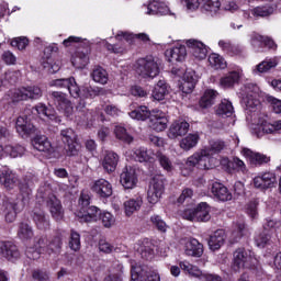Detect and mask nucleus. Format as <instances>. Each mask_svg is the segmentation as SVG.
Returning <instances> with one entry per match:
<instances>
[{"instance_id": "f257e3e1", "label": "nucleus", "mask_w": 281, "mask_h": 281, "mask_svg": "<svg viewBox=\"0 0 281 281\" xmlns=\"http://www.w3.org/2000/svg\"><path fill=\"white\" fill-rule=\"evenodd\" d=\"M225 148V143L223 140H212L210 143V148L202 149L190 156L187 159V166L189 168H194L196 166L200 170H210L216 166V159L212 157L216 153H221Z\"/></svg>"}, {"instance_id": "f03ea898", "label": "nucleus", "mask_w": 281, "mask_h": 281, "mask_svg": "<svg viewBox=\"0 0 281 281\" xmlns=\"http://www.w3.org/2000/svg\"><path fill=\"white\" fill-rule=\"evenodd\" d=\"M32 188H34V180H24V182L20 184L22 201L7 203L4 215L7 223H14L16 221L18 212H22L23 207L30 203V196H32Z\"/></svg>"}, {"instance_id": "7ed1b4c3", "label": "nucleus", "mask_w": 281, "mask_h": 281, "mask_svg": "<svg viewBox=\"0 0 281 281\" xmlns=\"http://www.w3.org/2000/svg\"><path fill=\"white\" fill-rule=\"evenodd\" d=\"M143 41V43H148L150 41V37L146 33H138L133 34L124 31H119L115 41H117L116 44H110L109 42H105V47L108 52H112L113 54H124L126 49H128V45H133L135 41Z\"/></svg>"}, {"instance_id": "20e7f679", "label": "nucleus", "mask_w": 281, "mask_h": 281, "mask_svg": "<svg viewBox=\"0 0 281 281\" xmlns=\"http://www.w3.org/2000/svg\"><path fill=\"white\" fill-rule=\"evenodd\" d=\"M241 104L246 111L256 113L260 109V88L254 83L244 86L239 92Z\"/></svg>"}, {"instance_id": "39448f33", "label": "nucleus", "mask_w": 281, "mask_h": 281, "mask_svg": "<svg viewBox=\"0 0 281 281\" xmlns=\"http://www.w3.org/2000/svg\"><path fill=\"white\" fill-rule=\"evenodd\" d=\"M258 265V259L251 250L245 248H238L233 254L232 269L235 273H240L245 269H251Z\"/></svg>"}, {"instance_id": "423d86ee", "label": "nucleus", "mask_w": 281, "mask_h": 281, "mask_svg": "<svg viewBox=\"0 0 281 281\" xmlns=\"http://www.w3.org/2000/svg\"><path fill=\"white\" fill-rule=\"evenodd\" d=\"M90 199L88 193L82 192L80 194L79 205H81V210L76 213L80 223H95L100 218L102 212L97 206H89Z\"/></svg>"}, {"instance_id": "0eeeda50", "label": "nucleus", "mask_w": 281, "mask_h": 281, "mask_svg": "<svg viewBox=\"0 0 281 281\" xmlns=\"http://www.w3.org/2000/svg\"><path fill=\"white\" fill-rule=\"evenodd\" d=\"M171 74L177 76V78H182V82L180 85V90L182 93H192L194 87H196V82H199V76L192 69L186 68H172Z\"/></svg>"}, {"instance_id": "6e6552de", "label": "nucleus", "mask_w": 281, "mask_h": 281, "mask_svg": "<svg viewBox=\"0 0 281 281\" xmlns=\"http://www.w3.org/2000/svg\"><path fill=\"white\" fill-rule=\"evenodd\" d=\"M135 71L140 78H157L159 76V64L155 61L153 56L137 59Z\"/></svg>"}, {"instance_id": "1a4fd4ad", "label": "nucleus", "mask_w": 281, "mask_h": 281, "mask_svg": "<svg viewBox=\"0 0 281 281\" xmlns=\"http://www.w3.org/2000/svg\"><path fill=\"white\" fill-rule=\"evenodd\" d=\"M9 95L12 102H23L25 100H38L43 97V90L38 86H29L14 88L10 90Z\"/></svg>"}, {"instance_id": "9d476101", "label": "nucleus", "mask_w": 281, "mask_h": 281, "mask_svg": "<svg viewBox=\"0 0 281 281\" xmlns=\"http://www.w3.org/2000/svg\"><path fill=\"white\" fill-rule=\"evenodd\" d=\"M50 100L59 113H63L66 117L74 115V104L67 98V94L60 91H53L50 92Z\"/></svg>"}, {"instance_id": "9b49d317", "label": "nucleus", "mask_w": 281, "mask_h": 281, "mask_svg": "<svg viewBox=\"0 0 281 281\" xmlns=\"http://www.w3.org/2000/svg\"><path fill=\"white\" fill-rule=\"evenodd\" d=\"M165 190L164 176H155L151 179L147 191L148 203H150V205H157V202L161 201Z\"/></svg>"}, {"instance_id": "f8f14e48", "label": "nucleus", "mask_w": 281, "mask_h": 281, "mask_svg": "<svg viewBox=\"0 0 281 281\" xmlns=\"http://www.w3.org/2000/svg\"><path fill=\"white\" fill-rule=\"evenodd\" d=\"M132 280L133 281H161V277L157 270H153L147 266L132 265Z\"/></svg>"}, {"instance_id": "ddd939ff", "label": "nucleus", "mask_w": 281, "mask_h": 281, "mask_svg": "<svg viewBox=\"0 0 281 281\" xmlns=\"http://www.w3.org/2000/svg\"><path fill=\"white\" fill-rule=\"evenodd\" d=\"M252 184L255 188H257V190H269L278 186V177L273 171H266L255 177Z\"/></svg>"}, {"instance_id": "4468645a", "label": "nucleus", "mask_w": 281, "mask_h": 281, "mask_svg": "<svg viewBox=\"0 0 281 281\" xmlns=\"http://www.w3.org/2000/svg\"><path fill=\"white\" fill-rule=\"evenodd\" d=\"M47 245H49V240H47V237H40L33 246L26 247V257L30 258V260H38L41 258V254H47Z\"/></svg>"}, {"instance_id": "2eb2a0df", "label": "nucleus", "mask_w": 281, "mask_h": 281, "mask_svg": "<svg viewBox=\"0 0 281 281\" xmlns=\"http://www.w3.org/2000/svg\"><path fill=\"white\" fill-rule=\"evenodd\" d=\"M145 14L149 16H155L159 14L160 16H175V13L170 11V7L166 2L153 0L148 4L144 5Z\"/></svg>"}, {"instance_id": "dca6fc26", "label": "nucleus", "mask_w": 281, "mask_h": 281, "mask_svg": "<svg viewBox=\"0 0 281 281\" xmlns=\"http://www.w3.org/2000/svg\"><path fill=\"white\" fill-rule=\"evenodd\" d=\"M281 134V120L273 121L272 123L267 120H260L258 123L257 137L263 135H280Z\"/></svg>"}, {"instance_id": "f3484780", "label": "nucleus", "mask_w": 281, "mask_h": 281, "mask_svg": "<svg viewBox=\"0 0 281 281\" xmlns=\"http://www.w3.org/2000/svg\"><path fill=\"white\" fill-rule=\"evenodd\" d=\"M149 127L156 133H161L168 128V116L162 111H153L149 116Z\"/></svg>"}, {"instance_id": "a211bd4d", "label": "nucleus", "mask_w": 281, "mask_h": 281, "mask_svg": "<svg viewBox=\"0 0 281 281\" xmlns=\"http://www.w3.org/2000/svg\"><path fill=\"white\" fill-rule=\"evenodd\" d=\"M15 130L21 137H30V135L36 133V127L27 115H21L18 117L15 122Z\"/></svg>"}, {"instance_id": "6ab92c4d", "label": "nucleus", "mask_w": 281, "mask_h": 281, "mask_svg": "<svg viewBox=\"0 0 281 281\" xmlns=\"http://www.w3.org/2000/svg\"><path fill=\"white\" fill-rule=\"evenodd\" d=\"M91 190L100 199H109L113 194V186L106 179L102 178L93 182Z\"/></svg>"}, {"instance_id": "aec40b11", "label": "nucleus", "mask_w": 281, "mask_h": 281, "mask_svg": "<svg viewBox=\"0 0 281 281\" xmlns=\"http://www.w3.org/2000/svg\"><path fill=\"white\" fill-rule=\"evenodd\" d=\"M120 182L125 190H133L137 186V172L135 168L131 166L125 167L121 172Z\"/></svg>"}, {"instance_id": "412c9836", "label": "nucleus", "mask_w": 281, "mask_h": 281, "mask_svg": "<svg viewBox=\"0 0 281 281\" xmlns=\"http://www.w3.org/2000/svg\"><path fill=\"white\" fill-rule=\"evenodd\" d=\"M0 256L11 262H14V260H19V258H21V252L12 241H0Z\"/></svg>"}, {"instance_id": "4be33fe9", "label": "nucleus", "mask_w": 281, "mask_h": 281, "mask_svg": "<svg viewBox=\"0 0 281 281\" xmlns=\"http://www.w3.org/2000/svg\"><path fill=\"white\" fill-rule=\"evenodd\" d=\"M166 56L169 63H183L188 58L186 45L178 43L172 48L166 50Z\"/></svg>"}, {"instance_id": "5701e85b", "label": "nucleus", "mask_w": 281, "mask_h": 281, "mask_svg": "<svg viewBox=\"0 0 281 281\" xmlns=\"http://www.w3.org/2000/svg\"><path fill=\"white\" fill-rule=\"evenodd\" d=\"M56 48L54 46H47L44 48V53L42 56V66L44 69H47L49 74H56L60 70V65L54 63V58H52V53H54Z\"/></svg>"}, {"instance_id": "b1692460", "label": "nucleus", "mask_w": 281, "mask_h": 281, "mask_svg": "<svg viewBox=\"0 0 281 281\" xmlns=\"http://www.w3.org/2000/svg\"><path fill=\"white\" fill-rule=\"evenodd\" d=\"M186 45L191 49V54L196 60H205L207 58V46L203 42L196 40H187Z\"/></svg>"}, {"instance_id": "393cba45", "label": "nucleus", "mask_w": 281, "mask_h": 281, "mask_svg": "<svg viewBox=\"0 0 281 281\" xmlns=\"http://www.w3.org/2000/svg\"><path fill=\"white\" fill-rule=\"evenodd\" d=\"M188 131H190V123L183 120H178L170 125L168 137L169 139H177V137H183V135H187Z\"/></svg>"}, {"instance_id": "a878e982", "label": "nucleus", "mask_w": 281, "mask_h": 281, "mask_svg": "<svg viewBox=\"0 0 281 281\" xmlns=\"http://www.w3.org/2000/svg\"><path fill=\"white\" fill-rule=\"evenodd\" d=\"M32 146L40 153H47V155H54L55 149L52 146V142L45 135H37L32 139Z\"/></svg>"}, {"instance_id": "bb28decb", "label": "nucleus", "mask_w": 281, "mask_h": 281, "mask_svg": "<svg viewBox=\"0 0 281 281\" xmlns=\"http://www.w3.org/2000/svg\"><path fill=\"white\" fill-rule=\"evenodd\" d=\"M46 204L53 218H55V221H63L65 212L63 211V204H60V200L56 199V195L50 194L46 200Z\"/></svg>"}, {"instance_id": "cd10ccee", "label": "nucleus", "mask_w": 281, "mask_h": 281, "mask_svg": "<svg viewBox=\"0 0 281 281\" xmlns=\"http://www.w3.org/2000/svg\"><path fill=\"white\" fill-rule=\"evenodd\" d=\"M241 155L248 159L251 166H262V164H269L270 161L269 157L245 147L241 149Z\"/></svg>"}, {"instance_id": "c85d7f7f", "label": "nucleus", "mask_w": 281, "mask_h": 281, "mask_svg": "<svg viewBox=\"0 0 281 281\" xmlns=\"http://www.w3.org/2000/svg\"><path fill=\"white\" fill-rule=\"evenodd\" d=\"M123 205L125 216H132L135 214V212H139V210H142V205H144V196L136 195L131 198L125 201Z\"/></svg>"}, {"instance_id": "c756f323", "label": "nucleus", "mask_w": 281, "mask_h": 281, "mask_svg": "<svg viewBox=\"0 0 281 281\" xmlns=\"http://www.w3.org/2000/svg\"><path fill=\"white\" fill-rule=\"evenodd\" d=\"M19 178L16 173L12 172V170L4 168L0 175V183L4 186L7 190H14L16 188V183Z\"/></svg>"}, {"instance_id": "7c9ffc66", "label": "nucleus", "mask_w": 281, "mask_h": 281, "mask_svg": "<svg viewBox=\"0 0 281 281\" xmlns=\"http://www.w3.org/2000/svg\"><path fill=\"white\" fill-rule=\"evenodd\" d=\"M184 254L192 258H201V256H203V244L194 238L189 239L184 245Z\"/></svg>"}, {"instance_id": "2f4dec72", "label": "nucleus", "mask_w": 281, "mask_h": 281, "mask_svg": "<svg viewBox=\"0 0 281 281\" xmlns=\"http://www.w3.org/2000/svg\"><path fill=\"white\" fill-rule=\"evenodd\" d=\"M179 267L183 272L189 276V278H194L195 280H202L203 273L205 271L201 270L199 266L192 265L189 261H180Z\"/></svg>"}, {"instance_id": "473e14b6", "label": "nucleus", "mask_w": 281, "mask_h": 281, "mask_svg": "<svg viewBox=\"0 0 281 281\" xmlns=\"http://www.w3.org/2000/svg\"><path fill=\"white\" fill-rule=\"evenodd\" d=\"M211 192L217 201H232V192L222 183H213Z\"/></svg>"}, {"instance_id": "72a5a7b5", "label": "nucleus", "mask_w": 281, "mask_h": 281, "mask_svg": "<svg viewBox=\"0 0 281 281\" xmlns=\"http://www.w3.org/2000/svg\"><path fill=\"white\" fill-rule=\"evenodd\" d=\"M137 251L145 260H153L155 257V243L150 239H144L139 244Z\"/></svg>"}, {"instance_id": "f704fd0d", "label": "nucleus", "mask_w": 281, "mask_h": 281, "mask_svg": "<svg viewBox=\"0 0 281 281\" xmlns=\"http://www.w3.org/2000/svg\"><path fill=\"white\" fill-rule=\"evenodd\" d=\"M225 231H215L214 234L211 235L209 239V247L211 251H218V249L223 247V245H225Z\"/></svg>"}, {"instance_id": "c9c22d12", "label": "nucleus", "mask_w": 281, "mask_h": 281, "mask_svg": "<svg viewBox=\"0 0 281 281\" xmlns=\"http://www.w3.org/2000/svg\"><path fill=\"white\" fill-rule=\"evenodd\" d=\"M117 161H120V156H117V154L113 151H106L102 160L103 170L106 172H115V168H117Z\"/></svg>"}, {"instance_id": "e433bc0d", "label": "nucleus", "mask_w": 281, "mask_h": 281, "mask_svg": "<svg viewBox=\"0 0 281 281\" xmlns=\"http://www.w3.org/2000/svg\"><path fill=\"white\" fill-rule=\"evenodd\" d=\"M241 71L240 70H234L228 72L226 76L222 77L220 79V86L223 89H232L238 80H240Z\"/></svg>"}, {"instance_id": "4c0bfd02", "label": "nucleus", "mask_w": 281, "mask_h": 281, "mask_svg": "<svg viewBox=\"0 0 281 281\" xmlns=\"http://www.w3.org/2000/svg\"><path fill=\"white\" fill-rule=\"evenodd\" d=\"M216 98H218V92L216 90H205L199 102L201 109H210V106H213L216 102Z\"/></svg>"}, {"instance_id": "58836bf2", "label": "nucleus", "mask_w": 281, "mask_h": 281, "mask_svg": "<svg viewBox=\"0 0 281 281\" xmlns=\"http://www.w3.org/2000/svg\"><path fill=\"white\" fill-rule=\"evenodd\" d=\"M200 5L202 12L214 16V14H217L218 10H221V0H200Z\"/></svg>"}, {"instance_id": "ea45409f", "label": "nucleus", "mask_w": 281, "mask_h": 281, "mask_svg": "<svg viewBox=\"0 0 281 281\" xmlns=\"http://www.w3.org/2000/svg\"><path fill=\"white\" fill-rule=\"evenodd\" d=\"M33 115H40V117H48V120H52L56 124H60L61 120L59 116H56V114L49 113V110H47V105L43 103H38L36 106L32 109Z\"/></svg>"}, {"instance_id": "a19ab883", "label": "nucleus", "mask_w": 281, "mask_h": 281, "mask_svg": "<svg viewBox=\"0 0 281 281\" xmlns=\"http://www.w3.org/2000/svg\"><path fill=\"white\" fill-rule=\"evenodd\" d=\"M249 231L245 227V222L239 221L235 222L231 229V238H233L234 243H238L243 236H247Z\"/></svg>"}, {"instance_id": "79ce46f5", "label": "nucleus", "mask_w": 281, "mask_h": 281, "mask_svg": "<svg viewBox=\"0 0 281 281\" xmlns=\"http://www.w3.org/2000/svg\"><path fill=\"white\" fill-rule=\"evenodd\" d=\"M223 164H227L228 172L235 170L236 172L247 175V165H245V161L240 160L238 157H234L232 160L224 159Z\"/></svg>"}, {"instance_id": "37998d69", "label": "nucleus", "mask_w": 281, "mask_h": 281, "mask_svg": "<svg viewBox=\"0 0 281 281\" xmlns=\"http://www.w3.org/2000/svg\"><path fill=\"white\" fill-rule=\"evenodd\" d=\"M199 139H201V137L198 133L188 134L179 142V146L182 150H192V148H194L196 144H199Z\"/></svg>"}, {"instance_id": "c03bdc74", "label": "nucleus", "mask_w": 281, "mask_h": 281, "mask_svg": "<svg viewBox=\"0 0 281 281\" xmlns=\"http://www.w3.org/2000/svg\"><path fill=\"white\" fill-rule=\"evenodd\" d=\"M210 205L202 202L195 207V222L196 223H207L210 221Z\"/></svg>"}, {"instance_id": "a18cd8bd", "label": "nucleus", "mask_w": 281, "mask_h": 281, "mask_svg": "<svg viewBox=\"0 0 281 281\" xmlns=\"http://www.w3.org/2000/svg\"><path fill=\"white\" fill-rule=\"evenodd\" d=\"M278 67V59L277 58H267L257 65L254 69V74H267L271 71V69Z\"/></svg>"}, {"instance_id": "49530a36", "label": "nucleus", "mask_w": 281, "mask_h": 281, "mask_svg": "<svg viewBox=\"0 0 281 281\" xmlns=\"http://www.w3.org/2000/svg\"><path fill=\"white\" fill-rule=\"evenodd\" d=\"M133 157L135 161L144 164L146 161H153V159H155V153L148 148L140 147L134 151Z\"/></svg>"}, {"instance_id": "de8ad7c7", "label": "nucleus", "mask_w": 281, "mask_h": 281, "mask_svg": "<svg viewBox=\"0 0 281 281\" xmlns=\"http://www.w3.org/2000/svg\"><path fill=\"white\" fill-rule=\"evenodd\" d=\"M18 237L20 240H32L34 238V228L25 222L20 223L18 228Z\"/></svg>"}, {"instance_id": "09e8293b", "label": "nucleus", "mask_w": 281, "mask_h": 281, "mask_svg": "<svg viewBox=\"0 0 281 281\" xmlns=\"http://www.w3.org/2000/svg\"><path fill=\"white\" fill-rule=\"evenodd\" d=\"M91 78L99 85H106V82H109V72H106V69L101 66H95L92 69Z\"/></svg>"}, {"instance_id": "8fccbe9b", "label": "nucleus", "mask_w": 281, "mask_h": 281, "mask_svg": "<svg viewBox=\"0 0 281 281\" xmlns=\"http://www.w3.org/2000/svg\"><path fill=\"white\" fill-rule=\"evenodd\" d=\"M33 221L37 229H41L42 232H45V229H49V217H47L43 211L34 212Z\"/></svg>"}, {"instance_id": "3c124183", "label": "nucleus", "mask_w": 281, "mask_h": 281, "mask_svg": "<svg viewBox=\"0 0 281 281\" xmlns=\"http://www.w3.org/2000/svg\"><path fill=\"white\" fill-rule=\"evenodd\" d=\"M60 249H63V236L56 235L48 240L46 254L52 256V254H60Z\"/></svg>"}, {"instance_id": "603ef678", "label": "nucleus", "mask_w": 281, "mask_h": 281, "mask_svg": "<svg viewBox=\"0 0 281 281\" xmlns=\"http://www.w3.org/2000/svg\"><path fill=\"white\" fill-rule=\"evenodd\" d=\"M153 112L148 109L146 105H140L134 111L130 112L128 115L132 117V120H138L140 122H145V120H148L150 117Z\"/></svg>"}, {"instance_id": "864d4df0", "label": "nucleus", "mask_w": 281, "mask_h": 281, "mask_svg": "<svg viewBox=\"0 0 281 281\" xmlns=\"http://www.w3.org/2000/svg\"><path fill=\"white\" fill-rule=\"evenodd\" d=\"M233 113L234 105H232V102H229L227 99L222 100L216 109V114L221 117H232Z\"/></svg>"}, {"instance_id": "5fc2aeb1", "label": "nucleus", "mask_w": 281, "mask_h": 281, "mask_svg": "<svg viewBox=\"0 0 281 281\" xmlns=\"http://www.w3.org/2000/svg\"><path fill=\"white\" fill-rule=\"evenodd\" d=\"M209 65L212 69H226L227 61L220 54L213 53L209 55Z\"/></svg>"}, {"instance_id": "6e6d98bb", "label": "nucleus", "mask_w": 281, "mask_h": 281, "mask_svg": "<svg viewBox=\"0 0 281 281\" xmlns=\"http://www.w3.org/2000/svg\"><path fill=\"white\" fill-rule=\"evenodd\" d=\"M218 47L222 49V52H225V54H228V56H238L240 54L241 49L232 44V42L227 40H221L218 42Z\"/></svg>"}, {"instance_id": "4d7b16f0", "label": "nucleus", "mask_w": 281, "mask_h": 281, "mask_svg": "<svg viewBox=\"0 0 281 281\" xmlns=\"http://www.w3.org/2000/svg\"><path fill=\"white\" fill-rule=\"evenodd\" d=\"M167 93H168V86L166 85V81L159 80L155 86L151 95L154 100H157L159 102L164 100V98H166Z\"/></svg>"}, {"instance_id": "13d9d810", "label": "nucleus", "mask_w": 281, "mask_h": 281, "mask_svg": "<svg viewBox=\"0 0 281 281\" xmlns=\"http://www.w3.org/2000/svg\"><path fill=\"white\" fill-rule=\"evenodd\" d=\"M114 135H115L116 139L124 142V144H132V142H133V136H131L130 133L126 132L125 126L116 125L114 127Z\"/></svg>"}, {"instance_id": "bf43d9fd", "label": "nucleus", "mask_w": 281, "mask_h": 281, "mask_svg": "<svg viewBox=\"0 0 281 281\" xmlns=\"http://www.w3.org/2000/svg\"><path fill=\"white\" fill-rule=\"evenodd\" d=\"M4 153L9 155V157L16 159V157H23V155H25V147H23V145H7Z\"/></svg>"}, {"instance_id": "052dcab7", "label": "nucleus", "mask_w": 281, "mask_h": 281, "mask_svg": "<svg viewBox=\"0 0 281 281\" xmlns=\"http://www.w3.org/2000/svg\"><path fill=\"white\" fill-rule=\"evenodd\" d=\"M71 63L76 69H85L89 65V56L85 53H76L71 58Z\"/></svg>"}, {"instance_id": "680f3d73", "label": "nucleus", "mask_w": 281, "mask_h": 281, "mask_svg": "<svg viewBox=\"0 0 281 281\" xmlns=\"http://www.w3.org/2000/svg\"><path fill=\"white\" fill-rule=\"evenodd\" d=\"M99 218H100L103 227H105L106 229H111V227H113V225H115V216H113V214H111V212L100 213Z\"/></svg>"}, {"instance_id": "e2e57ef3", "label": "nucleus", "mask_w": 281, "mask_h": 281, "mask_svg": "<svg viewBox=\"0 0 281 281\" xmlns=\"http://www.w3.org/2000/svg\"><path fill=\"white\" fill-rule=\"evenodd\" d=\"M151 225L158 229V232H161L162 234H166L168 232V224L161 218L159 215H153L150 217Z\"/></svg>"}, {"instance_id": "0e129e2a", "label": "nucleus", "mask_w": 281, "mask_h": 281, "mask_svg": "<svg viewBox=\"0 0 281 281\" xmlns=\"http://www.w3.org/2000/svg\"><path fill=\"white\" fill-rule=\"evenodd\" d=\"M69 247L71 251H80V233L76 231H71L70 239H69Z\"/></svg>"}, {"instance_id": "69168bd1", "label": "nucleus", "mask_w": 281, "mask_h": 281, "mask_svg": "<svg viewBox=\"0 0 281 281\" xmlns=\"http://www.w3.org/2000/svg\"><path fill=\"white\" fill-rule=\"evenodd\" d=\"M30 45V40L25 36L15 37L11 41V46L16 47L20 52H23Z\"/></svg>"}, {"instance_id": "338daca9", "label": "nucleus", "mask_w": 281, "mask_h": 281, "mask_svg": "<svg viewBox=\"0 0 281 281\" xmlns=\"http://www.w3.org/2000/svg\"><path fill=\"white\" fill-rule=\"evenodd\" d=\"M254 16H270L273 14V7H256L251 10Z\"/></svg>"}, {"instance_id": "774afa93", "label": "nucleus", "mask_w": 281, "mask_h": 281, "mask_svg": "<svg viewBox=\"0 0 281 281\" xmlns=\"http://www.w3.org/2000/svg\"><path fill=\"white\" fill-rule=\"evenodd\" d=\"M122 269H124V267L117 265V270L112 269L110 274L105 277L103 281H122Z\"/></svg>"}]
</instances>
